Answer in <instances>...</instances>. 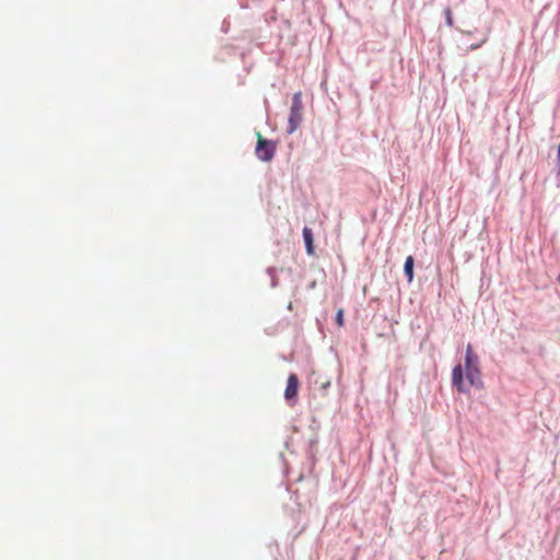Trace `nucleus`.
Listing matches in <instances>:
<instances>
[{
    "label": "nucleus",
    "mask_w": 560,
    "mask_h": 560,
    "mask_svg": "<svg viewBox=\"0 0 560 560\" xmlns=\"http://www.w3.org/2000/svg\"><path fill=\"white\" fill-rule=\"evenodd\" d=\"M464 360L467 382L471 387L482 389L483 381L481 378L480 360L479 357L475 353L470 343H468L466 347Z\"/></svg>",
    "instance_id": "nucleus-1"
},
{
    "label": "nucleus",
    "mask_w": 560,
    "mask_h": 560,
    "mask_svg": "<svg viewBox=\"0 0 560 560\" xmlns=\"http://www.w3.org/2000/svg\"><path fill=\"white\" fill-rule=\"evenodd\" d=\"M303 102H302V93L295 92L292 96V104L290 107V113L288 117V128L287 132L292 135L298 130L302 120H303Z\"/></svg>",
    "instance_id": "nucleus-2"
},
{
    "label": "nucleus",
    "mask_w": 560,
    "mask_h": 560,
    "mask_svg": "<svg viewBox=\"0 0 560 560\" xmlns=\"http://www.w3.org/2000/svg\"><path fill=\"white\" fill-rule=\"evenodd\" d=\"M276 149L277 142L259 138L255 149L256 156L262 162H270L276 154Z\"/></svg>",
    "instance_id": "nucleus-3"
},
{
    "label": "nucleus",
    "mask_w": 560,
    "mask_h": 560,
    "mask_svg": "<svg viewBox=\"0 0 560 560\" xmlns=\"http://www.w3.org/2000/svg\"><path fill=\"white\" fill-rule=\"evenodd\" d=\"M300 386V381L296 374L291 373L287 381V386L284 389V399L290 402L291 406L295 404V398L298 396V390Z\"/></svg>",
    "instance_id": "nucleus-4"
},
{
    "label": "nucleus",
    "mask_w": 560,
    "mask_h": 560,
    "mask_svg": "<svg viewBox=\"0 0 560 560\" xmlns=\"http://www.w3.org/2000/svg\"><path fill=\"white\" fill-rule=\"evenodd\" d=\"M452 385L459 393H468V387L464 382V369L462 364H457L452 371Z\"/></svg>",
    "instance_id": "nucleus-5"
},
{
    "label": "nucleus",
    "mask_w": 560,
    "mask_h": 560,
    "mask_svg": "<svg viewBox=\"0 0 560 560\" xmlns=\"http://www.w3.org/2000/svg\"><path fill=\"white\" fill-rule=\"evenodd\" d=\"M303 238L308 254H313V235L308 228L303 229Z\"/></svg>",
    "instance_id": "nucleus-6"
},
{
    "label": "nucleus",
    "mask_w": 560,
    "mask_h": 560,
    "mask_svg": "<svg viewBox=\"0 0 560 560\" xmlns=\"http://www.w3.org/2000/svg\"><path fill=\"white\" fill-rule=\"evenodd\" d=\"M404 272L408 280L413 279V258L411 256H408L405 261Z\"/></svg>",
    "instance_id": "nucleus-7"
},
{
    "label": "nucleus",
    "mask_w": 560,
    "mask_h": 560,
    "mask_svg": "<svg viewBox=\"0 0 560 560\" xmlns=\"http://www.w3.org/2000/svg\"><path fill=\"white\" fill-rule=\"evenodd\" d=\"M445 23L447 26L452 27L454 25L453 14L450 7L444 9Z\"/></svg>",
    "instance_id": "nucleus-8"
},
{
    "label": "nucleus",
    "mask_w": 560,
    "mask_h": 560,
    "mask_svg": "<svg viewBox=\"0 0 560 560\" xmlns=\"http://www.w3.org/2000/svg\"><path fill=\"white\" fill-rule=\"evenodd\" d=\"M336 323L338 324V326L342 327L343 326V311L342 308H339L337 314H336Z\"/></svg>",
    "instance_id": "nucleus-9"
},
{
    "label": "nucleus",
    "mask_w": 560,
    "mask_h": 560,
    "mask_svg": "<svg viewBox=\"0 0 560 560\" xmlns=\"http://www.w3.org/2000/svg\"><path fill=\"white\" fill-rule=\"evenodd\" d=\"M486 42H487V36H483L479 43L471 44L467 48L470 50L477 49V48L481 47Z\"/></svg>",
    "instance_id": "nucleus-10"
},
{
    "label": "nucleus",
    "mask_w": 560,
    "mask_h": 560,
    "mask_svg": "<svg viewBox=\"0 0 560 560\" xmlns=\"http://www.w3.org/2000/svg\"><path fill=\"white\" fill-rule=\"evenodd\" d=\"M557 164H558V174H560V142L558 145V152H557Z\"/></svg>",
    "instance_id": "nucleus-11"
},
{
    "label": "nucleus",
    "mask_w": 560,
    "mask_h": 560,
    "mask_svg": "<svg viewBox=\"0 0 560 560\" xmlns=\"http://www.w3.org/2000/svg\"><path fill=\"white\" fill-rule=\"evenodd\" d=\"M315 283H316L315 281H312L310 288L314 289L315 288Z\"/></svg>",
    "instance_id": "nucleus-12"
},
{
    "label": "nucleus",
    "mask_w": 560,
    "mask_h": 560,
    "mask_svg": "<svg viewBox=\"0 0 560 560\" xmlns=\"http://www.w3.org/2000/svg\"><path fill=\"white\" fill-rule=\"evenodd\" d=\"M277 283H278L277 281H273L272 287L275 288L277 285Z\"/></svg>",
    "instance_id": "nucleus-13"
},
{
    "label": "nucleus",
    "mask_w": 560,
    "mask_h": 560,
    "mask_svg": "<svg viewBox=\"0 0 560 560\" xmlns=\"http://www.w3.org/2000/svg\"><path fill=\"white\" fill-rule=\"evenodd\" d=\"M557 280H560V275L558 276Z\"/></svg>",
    "instance_id": "nucleus-14"
}]
</instances>
